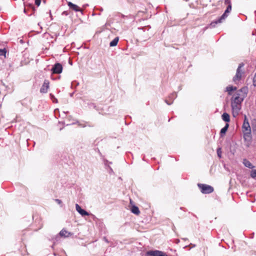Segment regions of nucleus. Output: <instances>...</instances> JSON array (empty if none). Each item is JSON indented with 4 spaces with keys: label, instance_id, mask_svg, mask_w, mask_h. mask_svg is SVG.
Segmentation results:
<instances>
[{
    "label": "nucleus",
    "instance_id": "18",
    "mask_svg": "<svg viewBox=\"0 0 256 256\" xmlns=\"http://www.w3.org/2000/svg\"><path fill=\"white\" fill-rule=\"evenodd\" d=\"M6 48L0 49V56H4L6 58Z\"/></svg>",
    "mask_w": 256,
    "mask_h": 256
},
{
    "label": "nucleus",
    "instance_id": "9",
    "mask_svg": "<svg viewBox=\"0 0 256 256\" xmlns=\"http://www.w3.org/2000/svg\"><path fill=\"white\" fill-rule=\"evenodd\" d=\"M76 208L77 212L80 214L82 216H88L89 215L88 213L86 212L85 210L82 209L81 207L78 204H76Z\"/></svg>",
    "mask_w": 256,
    "mask_h": 256
},
{
    "label": "nucleus",
    "instance_id": "3",
    "mask_svg": "<svg viewBox=\"0 0 256 256\" xmlns=\"http://www.w3.org/2000/svg\"><path fill=\"white\" fill-rule=\"evenodd\" d=\"M244 63H240L236 70V75L233 78V81L236 84L242 78V76L244 74V72L242 70V68L244 66Z\"/></svg>",
    "mask_w": 256,
    "mask_h": 256
},
{
    "label": "nucleus",
    "instance_id": "15",
    "mask_svg": "<svg viewBox=\"0 0 256 256\" xmlns=\"http://www.w3.org/2000/svg\"><path fill=\"white\" fill-rule=\"evenodd\" d=\"M119 40L118 37L115 38L110 44V46H116Z\"/></svg>",
    "mask_w": 256,
    "mask_h": 256
},
{
    "label": "nucleus",
    "instance_id": "13",
    "mask_svg": "<svg viewBox=\"0 0 256 256\" xmlns=\"http://www.w3.org/2000/svg\"><path fill=\"white\" fill-rule=\"evenodd\" d=\"M131 211L133 214H136V215H138L140 214L138 208L135 206H133L132 207Z\"/></svg>",
    "mask_w": 256,
    "mask_h": 256
},
{
    "label": "nucleus",
    "instance_id": "12",
    "mask_svg": "<svg viewBox=\"0 0 256 256\" xmlns=\"http://www.w3.org/2000/svg\"><path fill=\"white\" fill-rule=\"evenodd\" d=\"M243 164L245 166L248 167L250 168H254L252 163L246 159H244L243 160Z\"/></svg>",
    "mask_w": 256,
    "mask_h": 256
},
{
    "label": "nucleus",
    "instance_id": "5",
    "mask_svg": "<svg viewBox=\"0 0 256 256\" xmlns=\"http://www.w3.org/2000/svg\"><path fill=\"white\" fill-rule=\"evenodd\" d=\"M146 256H168L166 252L158 250H150L146 252Z\"/></svg>",
    "mask_w": 256,
    "mask_h": 256
},
{
    "label": "nucleus",
    "instance_id": "21",
    "mask_svg": "<svg viewBox=\"0 0 256 256\" xmlns=\"http://www.w3.org/2000/svg\"><path fill=\"white\" fill-rule=\"evenodd\" d=\"M41 0H35V4L37 6H39L40 4Z\"/></svg>",
    "mask_w": 256,
    "mask_h": 256
},
{
    "label": "nucleus",
    "instance_id": "19",
    "mask_svg": "<svg viewBox=\"0 0 256 256\" xmlns=\"http://www.w3.org/2000/svg\"><path fill=\"white\" fill-rule=\"evenodd\" d=\"M250 176L252 178H256V170H252L250 172Z\"/></svg>",
    "mask_w": 256,
    "mask_h": 256
},
{
    "label": "nucleus",
    "instance_id": "23",
    "mask_svg": "<svg viewBox=\"0 0 256 256\" xmlns=\"http://www.w3.org/2000/svg\"><path fill=\"white\" fill-rule=\"evenodd\" d=\"M225 4H231L230 0H225Z\"/></svg>",
    "mask_w": 256,
    "mask_h": 256
},
{
    "label": "nucleus",
    "instance_id": "16",
    "mask_svg": "<svg viewBox=\"0 0 256 256\" xmlns=\"http://www.w3.org/2000/svg\"><path fill=\"white\" fill-rule=\"evenodd\" d=\"M228 126H229V124H226V126H224V127L220 130V134L222 136L223 135H224L226 134V132L227 131V130L228 129Z\"/></svg>",
    "mask_w": 256,
    "mask_h": 256
},
{
    "label": "nucleus",
    "instance_id": "7",
    "mask_svg": "<svg viewBox=\"0 0 256 256\" xmlns=\"http://www.w3.org/2000/svg\"><path fill=\"white\" fill-rule=\"evenodd\" d=\"M62 66L60 63L56 64L52 69L54 74H59L62 72Z\"/></svg>",
    "mask_w": 256,
    "mask_h": 256
},
{
    "label": "nucleus",
    "instance_id": "25",
    "mask_svg": "<svg viewBox=\"0 0 256 256\" xmlns=\"http://www.w3.org/2000/svg\"><path fill=\"white\" fill-rule=\"evenodd\" d=\"M218 156L220 158L221 157V154H220V152H219V150H218Z\"/></svg>",
    "mask_w": 256,
    "mask_h": 256
},
{
    "label": "nucleus",
    "instance_id": "22",
    "mask_svg": "<svg viewBox=\"0 0 256 256\" xmlns=\"http://www.w3.org/2000/svg\"><path fill=\"white\" fill-rule=\"evenodd\" d=\"M55 201L57 202L58 204H61L62 202V201L59 199H56Z\"/></svg>",
    "mask_w": 256,
    "mask_h": 256
},
{
    "label": "nucleus",
    "instance_id": "6",
    "mask_svg": "<svg viewBox=\"0 0 256 256\" xmlns=\"http://www.w3.org/2000/svg\"><path fill=\"white\" fill-rule=\"evenodd\" d=\"M232 10V5L231 4H229L226 8V10H225L224 13L220 16V18L218 20V22L220 23L222 22V20H224L228 16L227 13L230 12Z\"/></svg>",
    "mask_w": 256,
    "mask_h": 256
},
{
    "label": "nucleus",
    "instance_id": "20",
    "mask_svg": "<svg viewBox=\"0 0 256 256\" xmlns=\"http://www.w3.org/2000/svg\"><path fill=\"white\" fill-rule=\"evenodd\" d=\"M253 85L256 86V73L255 74L253 78Z\"/></svg>",
    "mask_w": 256,
    "mask_h": 256
},
{
    "label": "nucleus",
    "instance_id": "14",
    "mask_svg": "<svg viewBox=\"0 0 256 256\" xmlns=\"http://www.w3.org/2000/svg\"><path fill=\"white\" fill-rule=\"evenodd\" d=\"M222 119L226 122H229L230 121V115L228 113H224L222 115Z\"/></svg>",
    "mask_w": 256,
    "mask_h": 256
},
{
    "label": "nucleus",
    "instance_id": "1",
    "mask_svg": "<svg viewBox=\"0 0 256 256\" xmlns=\"http://www.w3.org/2000/svg\"><path fill=\"white\" fill-rule=\"evenodd\" d=\"M246 88H243L232 94L231 99V106L234 117L238 116L241 109V104L246 96Z\"/></svg>",
    "mask_w": 256,
    "mask_h": 256
},
{
    "label": "nucleus",
    "instance_id": "8",
    "mask_svg": "<svg viewBox=\"0 0 256 256\" xmlns=\"http://www.w3.org/2000/svg\"><path fill=\"white\" fill-rule=\"evenodd\" d=\"M49 82L48 80H45L44 84L40 88V92L42 93H46L49 88Z\"/></svg>",
    "mask_w": 256,
    "mask_h": 256
},
{
    "label": "nucleus",
    "instance_id": "4",
    "mask_svg": "<svg viewBox=\"0 0 256 256\" xmlns=\"http://www.w3.org/2000/svg\"><path fill=\"white\" fill-rule=\"evenodd\" d=\"M198 186L203 194H210L214 190L212 186L206 184H198Z\"/></svg>",
    "mask_w": 256,
    "mask_h": 256
},
{
    "label": "nucleus",
    "instance_id": "11",
    "mask_svg": "<svg viewBox=\"0 0 256 256\" xmlns=\"http://www.w3.org/2000/svg\"><path fill=\"white\" fill-rule=\"evenodd\" d=\"M60 236H62L68 237V236L72 235V234L70 232H69L64 229H62L60 232Z\"/></svg>",
    "mask_w": 256,
    "mask_h": 256
},
{
    "label": "nucleus",
    "instance_id": "10",
    "mask_svg": "<svg viewBox=\"0 0 256 256\" xmlns=\"http://www.w3.org/2000/svg\"><path fill=\"white\" fill-rule=\"evenodd\" d=\"M68 6H69V8L74 10L75 12H80V11H82V10L81 8L78 6L76 4H72V2H68Z\"/></svg>",
    "mask_w": 256,
    "mask_h": 256
},
{
    "label": "nucleus",
    "instance_id": "17",
    "mask_svg": "<svg viewBox=\"0 0 256 256\" xmlns=\"http://www.w3.org/2000/svg\"><path fill=\"white\" fill-rule=\"evenodd\" d=\"M236 90V87H234L232 86H230L226 87V91L228 92V95H232V90Z\"/></svg>",
    "mask_w": 256,
    "mask_h": 256
},
{
    "label": "nucleus",
    "instance_id": "2",
    "mask_svg": "<svg viewBox=\"0 0 256 256\" xmlns=\"http://www.w3.org/2000/svg\"><path fill=\"white\" fill-rule=\"evenodd\" d=\"M244 138L245 140L251 138V129L248 122H244L242 126Z\"/></svg>",
    "mask_w": 256,
    "mask_h": 256
},
{
    "label": "nucleus",
    "instance_id": "24",
    "mask_svg": "<svg viewBox=\"0 0 256 256\" xmlns=\"http://www.w3.org/2000/svg\"><path fill=\"white\" fill-rule=\"evenodd\" d=\"M248 122V120L246 118V116H244V122Z\"/></svg>",
    "mask_w": 256,
    "mask_h": 256
}]
</instances>
